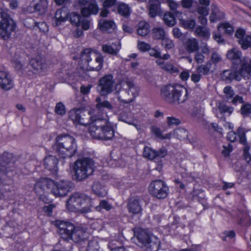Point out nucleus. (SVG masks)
<instances>
[{
  "mask_svg": "<svg viewBox=\"0 0 251 251\" xmlns=\"http://www.w3.org/2000/svg\"><path fill=\"white\" fill-rule=\"evenodd\" d=\"M174 136L180 140L186 139L188 136L187 131L183 128H179L175 129L173 133Z\"/></svg>",
  "mask_w": 251,
  "mask_h": 251,
  "instance_id": "nucleus-41",
  "label": "nucleus"
},
{
  "mask_svg": "<svg viewBox=\"0 0 251 251\" xmlns=\"http://www.w3.org/2000/svg\"><path fill=\"white\" fill-rule=\"evenodd\" d=\"M92 191L98 196L103 197L107 194V192L99 182H95L92 187Z\"/></svg>",
  "mask_w": 251,
  "mask_h": 251,
  "instance_id": "nucleus-37",
  "label": "nucleus"
},
{
  "mask_svg": "<svg viewBox=\"0 0 251 251\" xmlns=\"http://www.w3.org/2000/svg\"><path fill=\"white\" fill-rule=\"evenodd\" d=\"M249 130L241 126L239 127L237 130V134L239 138L240 143L244 146L243 150L244 157L248 162L251 161V155L249 152L250 147L248 145L246 137V133Z\"/></svg>",
  "mask_w": 251,
  "mask_h": 251,
  "instance_id": "nucleus-18",
  "label": "nucleus"
},
{
  "mask_svg": "<svg viewBox=\"0 0 251 251\" xmlns=\"http://www.w3.org/2000/svg\"><path fill=\"white\" fill-rule=\"evenodd\" d=\"M98 25L101 31L109 33L114 31L116 27V25L113 21L102 19L99 20Z\"/></svg>",
  "mask_w": 251,
  "mask_h": 251,
  "instance_id": "nucleus-28",
  "label": "nucleus"
},
{
  "mask_svg": "<svg viewBox=\"0 0 251 251\" xmlns=\"http://www.w3.org/2000/svg\"><path fill=\"white\" fill-rule=\"evenodd\" d=\"M226 56L228 59L231 61L233 65H240V67L243 64H248L244 59H242L241 52L235 48L228 50Z\"/></svg>",
  "mask_w": 251,
  "mask_h": 251,
  "instance_id": "nucleus-22",
  "label": "nucleus"
},
{
  "mask_svg": "<svg viewBox=\"0 0 251 251\" xmlns=\"http://www.w3.org/2000/svg\"><path fill=\"white\" fill-rule=\"evenodd\" d=\"M225 13L218 6L212 3L211 5L209 21L211 23H215L224 19Z\"/></svg>",
  "mask_w": 251,
  "mask_h": 251,
  "instance_id": "nucleus-26",
  "label": "nucleus"
},
{
  "mask_svg": "<svg viewBox=\"0 0 251 251\" xmlns=\"http://www.w3.org/2000/svg\"><path fill=\"white\" fill-rule=\"evenodd\" d=\"M191 194L193 199L198 201L205 197L203 192L200 189H194Z\"/></svg>",
  "mask_w": 251,
  "mask_h": 251,
  "instance_id": "nucleus-54",
  "label": "nucleus"
},
{
  "mask_svg": "<svg viewBox=\"0 0 251 251\" xmlns=\"http://www.w3.org/2000/svg\"><path fill=\"white\" fill-rule=\"evenodd\" d=\"M35 26H37L39 29L40 31L43 33H45L48 31V27L45 22H33Z\"/></svg>",
  "mask_w": 251,
  "mask_h": 251,
  "instance_id": "nucleus-62",
  "label": "nucleus"
},
{
  "mask_svg": "<svg viewBox=\"0 0 251 251\" xmlns=\"http://www.w3.org/2000/svg\"><path fill=\"white\" fill-rule=\"evenodd\" d=\"M53 185L54 181L52 180L47 178H41L35 184L34 190L39 194L49 189H50L51 192Z\"/></svg>",
  "mask_w": 251,
  "mask_h": 251,
  "instance_id": "nucleus-19",
  "label": "nucleus"
},
{
  "mask_svg": "<svg viewBox=\"0 0 251 251\" xmlns=\"http://www.w3.org/2000/svg\"><path fill=\"white\" fill-rule=\"evenodd\" d=\"M66 206L71 212L85 214L91 211L92 199L83 193H75L67 200Z\"/></svg>",
  "mask_w": 251,
  "mask_h": 251,
  "instance_id": "nucleus-6",
  "label": "nucleus"
},
{
  "mask_svg": "<svg viewBox=\"0 0 251 251\" xmlns=\"http://www.w3.org/2000/svg\"><path fill=\"white\" fill-rule=\"evenodd\" d=\"M89 131L93 138L97 139L109 140L114 136V129L111 123L102 116L96 114L92 118Z\"/></svg>",
  "mask_w": 251,
  "mask_h": 251,
  "instance_id": "nucleus-1",
  "label": "nucleus"
},
{
  "mask_svg": "<svg viewBox=\"0 0 251 251\" xmlns=\"http://www.w3.org/2000/svg\"><path fill=\"white\" fill-rule=\"evenodd\" d=\"M55 112L60 115H64L66 113L65 105L63 103L60 102L56 104L55 107Z\"/></svg>",
  "mask_w": 251,
  "mask_h": 251,
  "instance_id": "nucleus-57",
  "label": "nucleus"
},
{
  "mask_svg": "<svg viewBox=\"0 0 251 251\" xmlns=\"http://www.w3.org/2000/svg\"><path fill=\"white\" fill-rule=\"evenodd\" d=\"M55 207V205L54 204H50L48 205L44 206L43 207V210L45 214L49 217H50L52 215L53 209Z\"/></svg>",
  "mask_w": 251,
  "mask_h": 251,
  "instance_id": "nucleus-61",
  "label": "nucleus"
},
{
  "mask_svg": "<svg viewBox=\"0 0 251 251\" xmlns=\"http://www.w3.org/2000/svg\"><path fill=\"white\" fill-rule=\"evenodd\" d=\"M93 116H90L89 112L86 113L85 112V116H81L78 120L77 124H80L83 126H87L91 124L92 118Z\"/></svg>",
  "mask_w": 251,
  "mask_h": 251,
  "instance_id": "nucleus-48",
  "label": "nucleus"
},
{
  "mask_svg": "<svg viewBox=\"0 0 251 251\" xmlns=\"http://www.w3.org/2000/svg\"><path fill=\"white\" fill-rule=\"evenodd\" d=\"M192 116L196 119L201 120L204 116L203 111L200 108H195L192 113Z\"/></svg>",
  "mask_w": 251,
  "mask_h": 251,
  "instance_id": "nucleus-58",
  "label": "nucleus"
},
{
  "mask_svg": "<svg viewBox=\"0 0 251 251\" xmlns=\"http://www.w3.org/2000/svg\"><path fill=\"white\" fill-rule=\"evenodd\" d=\"M218 30L219 32L224 30V33L230 35L232 34L234 29L230 24L228 23H221L218 26Z\"/></svg>",
  "mask_w": 251,
  "mask_h": 251,
  "instance_id": "nucleus-39",
  "label": "nucleus"
},
{
  "mask_svg": "<svg viewBox=\"0 0 251 251\" xmlns=\"http://www.w3.org/2000/svg\"><path fill=\"white\" fill-rule=\"evenodd\" d=\"M235 36L238 39V43L243 50H246L249 47L251 48V36L246 35V32L244 29H237Z\"/></svg>",
  "mask_w": 251,
  "mask_h": 251,
  "instance_id": "nucleus-20",
  "label": "nucleus"
},
{
  "mask_svg": "<svg viewBox=\"0 0 251 251\" xmlns=\"http://www.w3.org/2000/svg\"><path fill=\"white\" fill-rule=\"evenodd\" d=\"M112 205L105 200H102L100 201L99 205L95 207L97 211L100 212L102 209L106 211H109L112 209Z\"/></svg>",
  "mask_w": 251,
  "mask_h": 251,
  "instance_id": "nucleus-49",
  "label": "nucleus"
},
{
  "mask_svg": "<svg viewBox=\"0 0 251 251\" xmlns=\"http://www.w3.org/2000/svg\"><path fill=\"white\" fill-rule=\"evenodd\" d=\"M139 91L138 87L132 80L125 79L123 81L122 87L116 92L118 99L123 103H130L138 96Z\"/></svg>",
  "mask_w": 251,
  "mask_h": 251,
  "instance_id": "nucleus-8",
  "label": "nucleus"
},
{
  "mask_svg": "<svg viewBox=\"0 0 251 251\" xmlns=\"http://www.w3.org/2000/svg\"><path fill=\"white\" fill-rule=\"evenodd\" d=\"M168 153V151L164 147H162L158 150H155V159L165 157Z\"/></svg>",
  "mask_w": 251,
  "mask_h": 251,
  "instance_id": "nucleus-56",
  "label": "nucleus"
},
{
  "mask_svg": "<svg viewBox=\"0 0 251 251\" xmlns=\"http://www.w3.org/2000/svg\"><path fill=\"white\" fill-rule=\"evenodd\" d=\"M95 168L94 161L89 157H83L76 160L73 167L75 179L77 181L87 179L92 175Z\"/></svg>",
  "mask_w": 251,
  "mask_h": 251,
  "instance_id": "nucleus-7",
  "label": "nucleus"
},
{
  "mask_svg": "<svg viewBox=\"0 0 251 251\" xmlns=\"http://www.w3.org/2000/svg\"><path fill=\"white\" fill-rule=\"evenodd\" d=\"M166 123L168 126L173 127L179 125L181 124V120L176 117L169 116L166 119Z\"/></svg>",
  "mask_w": 251,
  "mask_h": 251,
  "instance_id": "nucleus-51",
  "label": "nucleus"
},
{
  "mask_svg": "<svg viewBox=\"0 0 251 251\" xmlns=\"http://www.w3.org/2000/svg\"><path fill=\"white\" fill-rule=\"evenodd\" d=\"M118 119L119 121H123L129 125L137 126L134 123L135 119L133 114L127 110H125L121 112L119 114Z\"/></svg>",
  "mask_w": 251,
  "mask_h": 251,
  "instance_id": "nucleus-31",
  "label": "nucleus"
},
{
  "mask_svg": "<svg viewBox=\"0 0 251 251\" xmlns=\"http://www.w3.org/2000/svg\"><path fill=\"white\" fill-rule=\"evenodd\" d=\"M68 18L69 12L67 10L63 8L58 9L52 18V25L54 26H58L66 21Z\"/></svg>",
  "mask_w": 251,
  "mask_h": 251,
  "instance_id": "nucleus-25",
  "label": "nucleus"
},
{
  "mask_svg": "<svg viewBox=\"0 0 251 251\" xmlns=\"http://www.w3.org/2000/svg\"><path fill=\"white\" fill-rule=\"evenodd\" d=\"M181 25L186 28L193 29L196 23L194 20H183L181 22Z\"/></svg>",
  "mask_w": 251,
  "mask_h": 251,
  "instance_id": "nucleus-59",
  "label": "nucleus"
},
{
  "mask_svg": "<svg viewBox=\"0 0 251 251\" xmlns=\"http://www.w3.org/2000/svg\"><path fill=\"white\" fill-rule=\"evenodd\" d=\"M164 21L169 26H173L176 24V19L172 12H167L164 15Z\"/></svg>",
  "mask_w": 251,
  "mask_h": 251,
  "instance_id": "nucleus-44",
  "label": "nucleus"
},
{
  "mask_svg": "<svg viewBox=\"0 0 251 251\" xmlns=\"http://www.w3.org/2000/svg\"><path fill=\"white\" fill-rule=\"evenodd\" d=\"M218 109L222 116L219 117L217 115V117L219 118L220 120L224 122L226 121V118L225 116L230 115L234 110V108L233 107L227 105L223 101L219 102L218 103Z\"/></svg>",
  "mask_w": 251,
  "mask_h": 251,
  "instance_id": "nucleus-27",
  "label": "nucleus"
},
{
  "mask_svg": "<svg viewBox=\"0 0 251 251\" xmlns=\"http://www.w3.org/2000/svg\"><path fill=\"white\" fill-rule=\"evenodd\" d=\"M161 67L162 69L170 73H176L178 72V68L175 67L173 64L170 62L165 63L164 65L161 66Z\"/></svg>",
  "mask_w": 251,
  "mask_h": 251,
  "instance_id": "nucleus-52",
  "label": "nucleus"
},
{
  "mask_svg": "<svg viewBox=\"0 0 251 251\" xmlns=\"http://www.w3.org/2000/svg\"><path fill=\"white\" fill-rule=\"evenodd\" d=\"M31 4L35 11L38 12L39 14H44L47 11L48 6L47 0H33Z\"/></svg>",
  "mask_w": 251,
  "mask_h": 251,
  "instance_id": "nucleus-29",
  "label": "nucleus"
},
{
  "mask_svg": "<svg viewBox=\"0 0 251 251\" xmlns=\"http://www.w3.org/2000/svg\"><path fill=\"white\" fill-rule=\"evenodd\" d=\"M15 158L13 154L8 152H4L0 155V181L2 177L14 170Z\"/></svg>",
  "mask_w": 251,
  "mask_h": 251,
  "instance_id": "nucleus-13",
  "label": "nucleus"
},
{
  "mask_svg": "<svg viewBox=\"0 0 251 251\" xmlns=\"http://www.w3.org/2000/svg\"><path fill=\"white\" fill-rule=\"evenodd\" d=\"M69 118L74 123L77 124L81 116H85V111L80 109H73L69 112Z\"/></svg>",
  "mask_w": 251,
  "mask_h": 251,
  "instance_id": "nucleus-33",
  "label": "nucleus"
},
{
  "mask_svg": "<svg viewBox=\"0 0 251 251\" xmlns=\"http://www.w3.org/2000/svg\"><path fill=\"white\" fill-rule=\"evenodd\" d=\"M195 34L199 37L208 39L210 36L209 29L206 26L198 25L195 30Z\"/></svg>",
  "mask_w": 251,
  "mask_h": 251,
  "instance_id": "nucleus-34",
  "label": "nucleus"
},
{
  "mask_svg": "<svg viewBox=\"0 0 251 251\" xmlns=\"http://www.w3.org/2000/svg\"><path fill=\"white\" fill-rule=\"evenodd\" d=\"M137 33L141 36L147 35L149 32V25L145 21L139 22L137 25Z\"/></svg>",
  "mask_w": 251,
  "mask_h": 251,
  "instance_id": "nucleus-38",
  "label": "nucleus"
},
{
  "mask_svg": "<svg viewBox=\"0 0 251 251\" xmlns=\"http://www.w3.org/2000/svg\"><path fill=\"white\" fill-rule=\"evenodd\" d=\"M141 200L138 197L130 198L128 201L127 208L128 212L132 214H141L142 208L140 204Z\"/></svg>",
  "mask_w": 251,
  "mask_h": 251,
  "instance_id": "nucleus-21",
  "label": "nucleus"
},
{
  "mask_svg": "<svg viewBox=\"0 0 251 251\" xmlns=\"http://www.w3.org/2000/svg\"><path fill=\"white\" fill-rule=\"evenodd\" d=\"M78 3L83 6L81 8V13L83 17L96 15L99 11L98 5L95 0H78Z\"/></svg>",
  "mask_w": 251,
  "mask_h": 251,
  "instance_id": "nucleus-15",
  "label": "nucleus"
},
{
  "mask_svg": "<svg viewBox=\"0 0 251 251\" xmlns=\"http://www.w3.org/2000/svg\"><path fill=\"white\" fill-rule=\"evenodd\" d=\"M160 4L158 1L151 2L149 7V14L151 18H154L161 11Z\"/></svg>",
  "mask_w": 251,
  "mask_h": 251,
  "instance_id": "nucleus-35",
  "label": "nucleus"
},
{
  "mask_svg": "<svg viewBox=\"0 0 251 251\" xmlns=\"http://www.w3.org/2000/svg\"><path fill=\"white\" fill-rule=\"evenodd\" d=\"M121 49L119 42L113 43L111 45L104 44L102 46V51L106 53L113 55H117Z\"/></svg>",
  "mask_w": 251,
  "mask_h": 251,
  "instance_id": "nucleus-32",
  "label": "nucleus"
},
{
  "mask_svg": "<svg viewBox=\"0 0 251 251\" xmlns=\"http://www.w3.org/2000/svg\"><path fill=\"white\" fill-rule=\"evenodd\" d=\"M56 226L61 237L65 240L71 239L75 243H80L87 239V234L83 229L75 227L69 222L57 221Z\"/></svg>",
  "mask_w": 251,
  "mask_h": 251,
  "instance_id": "nucleus-4",
  "label": "nucleus"
},
{
  "mask_svg": "<svg viewBox=\"0 0 251 251\" xmlns=\"http://www.w3.org/2000/svg\"><path fill=\"white\" fill-rule=\"evenodd\" d=\"M70 22L72 24L75 26H79L80 22L82 17L78 14L73 12L70 14Z\"/></svg>",
  "mask_w": 251,
  "mask_h": 251,
  "instance_id": "nucleus-46",
  "label": "nucleus"
},
{
  "mask_svg": "<svg viewBox=\"0 0 251 251\" xmlns=\"http://www.w3.org/2000/svg\"><path fill=\"white\" fill-rule=\"evenodd\" d=\"M73 187V183L67 180H61L55 183L52 187L51 193L55 197L66 196Z\"/></svg>",
  "mask_w": 251,
  "mask_h": 251,
  "instance_id": "nucleus-17",
  "label": "nucleus"
},
{
  "mask_svg": "<svg viewBox=\"0 0 251 251\" xmlns=\"http://www.w3.org/2000/svg\"><path fill=\"white\" fill-rule=\"evenodd\" d=\"M134 235L136 236L139 242L141 243L143 245L146 246L151 251H158L159 245L151 242L149 234L144 230L139 229L135 231Z\"/></svg>",
  "mask_w": 251,
  "mask_h": 251,
  "instance_id": "nucleus-16",
  "label": "nucleus"
},
{
  "mask_svg": "<svg viewBox=\"0 0 251 251\" xmlns=\"http://www.w3.org/2000/svg\"><path fill=\"white\" fill-rule=\"evenodd\" d=\"M153 38L157 40H162L165 37V32L163 28L154 27L152 29Z\"/></svg>",
  "mask_w": 251,
  "mask_h": 251,
  "instance_id": "nucleus-42",
  "label": "nucleus"
},
{
  "mask_svg": "<svg viewBox=\"0 0 251 251\" xmlns=\"http://www.w3.org/2000/svg\"><path fill=\"white\" fill-rule=\"evenodd\" d=\"M80 59L87 64L88 70L99 71L102 68L103 56L90 49H85L81 52Z\"/></svg>",
  "mask_w": 251,
  "mask_h": 251,
  "instance_id": "nucleus-10",
  "label": "nucleus"
},
{
  "mask_svg": "<svg viewBox=\"0 0 251 251\" xmlns=\"http://www.w3.org/2000/svg\"><path fill=\"white\" fill-rule=\"evenodd\" d=\"M224 93L226 95V99L229 100L230 99H232L234 95V92L230 86H227L224 89Z\"/></svg>",
  "mask_w": 251,
  "mask_h": 251,
  "instance_id": "nucleus-60",
  "label": "nucleus"
},
{
  "mask_svg": "<svg viewBox=\"0 0 251 251\" xmlns=\"http://www.w3.org/2000/svg\"><path fill=\"white\" fill-rule=\"evenodd\" d=\"M0 87L5 91H8L14 87L13 81L7 72L0 71Z\"/></svg>",
  "mask_w": 251,
  "mask_h": 251,
  "instance_id": "nucleus-23",
  "label": "nucleus"
},
{
  "mask_svg": "<svg viewBox=\"0 0 251 251\" xmlns=\"http://www.w3.org/2000/svg\"><path fill=\"white\" fill-rule=\"evenodd\" d=\"M143 156L150 160H153L155 159V150L146 146L144 149Z\"/></svg>",
  "mask_w": 251,
  "mask_h": 251,
  "instance_id": "nucleus-43",
  "label": "nucleus"
},
{
  "mask_svg": "<svg viewBox=\"0 0 251 251\" xmlns=\"http://www.w3.org/2000/svg\"><path fill=\"white\" fill-rule=\"evenodd\" d=\"M100 246L97 238H94L89 241L87 251H99Z\"/></svg>",
  "mask_w": 251,
  "mask_h": 251,
  "instance_id": "nucleus-47",
  "label": "nucleus"
},
{
  "mask_svg": "<svg viewBox=\"0 0 251 251\" xmlns=\"http://www.w3.org/2000/svg\"><path fill=\"white\" fill-rule=\"evenodd\" d=\"M148 191L153 198L161 200L167 197L169 193V188L163 180L155 179L150 183Z\"/></svg>",
  "mask_w": 251,
  "mask_h": 251,
  "instance_id": "nucleus-11",
  "label": "nucleus"
},
{
  "mask_svg": "<svg viewBox=\"0 0 251 251\" xmlns=\"http://www.w3.org/2000/svg\"><path fill=\"white\" fill-rule=\"evenodd\" d=\"M96 107L98 110L100 111L103 108H106L108 110H113V106L111 103L107 100L102 101V103H97Z\"/></svg>",
  "mask_w": 251,
  "mask_h": 251,
  "instance_id": "nucleus-53",
  "label": "nucleus"
},
{
  "mask_svg": "<svg viewBox=\"0 0 251 251\" xmlns=\"http://www.w3.org/2000/svg\"><path fill=\"white\" fill-rule=\"evenodd\" d=\"M58 159L53 155H49L45 157L44 164L45 168L49 170L51 174L56 176L58 171Z\"/></svg>",
  "mask_w": 251,
  "mask_h": 251,
  "instance_id": "nucleus-24",
  "label": "nucleus"
},
{
  "mask_svg": "<svg viewBox=\"0 0 251 251\" xmlns=\"http://www.w3.org/2000/svg\"><path fill=\"white\" fill-rule=\"evenodd\" d=\"M162 45L166 49L170 50L174 47V44L173 41L168 38L164 37L161 42Z\"/></svg>",
  "mask_w": 251,
  "mask_h": 251,
  "instance_id": "nucleus-55",
  "label": "nucleus"
},
{
  "mask_svg": "<svg viewBox=\"0 0 251 251\" xmlns=\"http://www.w3.org/2000/svg\"><path fill=\"white\" fill-rule=\"evenodd\" d=\"M160 96L167 103L180 104L188 99L187 89L180 85H167L161 88Z\"/></svg>",
  "mask_w": 251,
  "mask_h": 251,
  "instance_id": "nucleus-3",
  "label": "nucleus"
},
{
  "mask_svg": "<svg viewBox=\"0 0 251 251\" xmlns=\"http://www.w3.org/2000/svg\"><path fill=\"white\" fill-rule=\"evenodd\" d=\"M211 67L209 62H206L205 64L201 65L196 68V71L201 75H206L210 73Z\"/></svg>",
  "mask_w": 251,
  "mask_h": 251,
  "instance_id": "nucleus-40",
  "label": "nucleus"
},
{
  "mask_svg": "<svg viewBox=\"0 0 251 251\" xmlns=\"http://www.w3.org/2000/svg\"><path fill=\"white\" fill-rule=\"evenodd\" d=\"M117 11L120 15L127 18L130 16L131 9L127 4L120 3L117 7Z\"/></svg>",
  "mask_w": 251,
  "mask_h": 251,
  "instance_id": "nucleus-36",
  "label": "nucleus"
},
{
  "mask_svg": "<svg viewBox=\"0 0 251 251\" xmlns=\"http://www.w3.org/2000/svg\"><path fill=\"white\" fill-rule=\"evenodd\" d=\"M240 113L244 118L249 117L251 114V104L244 102L241 107Z\"/></svg>",
  "mask_w": 251,
  "mask_h": 251,
  "instance_id": "nucleus-45",
  "label": "nucleus"
},
{
  "mask_svg": "<svg viewBox=\"0 0 251 251\" xmlns=\"http://www.w3.org/2000/svg\"><path fill=\"white\" fill-rule=\"evenodd\" d=\"M138 49L142 52L148 51L151 48L150 45L144 42H138Z\"/></svg>",
  "mask_w": 251,
  "mask_h": 251,
  "instance_id": "nucleus-63",
  "label": "nucleus"
},
{
  "mask_svg": "<svg viewBox=\"0 0 251 251\" xmlns=\"http://www.w3.org/2000/svg\"><path fill=\"white\" fill-rule=\"evenodd\" d=\"M16 25L13 20L6 13L0 9V38L6 40L14 31Z\"/></svg>",
  "mask_w": 251,
  "mask_h": 251,
  "instance_id": "nucleus-12",
  "label": "nucleus"
},
{
  "mask_svg": "<svg viewBox=\"0 0 251 251\" xmlns=\"http://www.w3.org/2000/svg\"><path fill=\"white\" fill-rule=\"evenodd\" d=\"M220 75L221 79L227 83H231L233 80L239 81L242 78L248 79L251 76V68L248 64H243L239 69L225 70Z\"/></svg>",
  "mask_w": 251,
  "mask_h": 251,
  "instance_id": "nucleus-9",
  "label": "nucleus"
},
{
  "mask_svg": "<svg viewBox=\"0 0 251 251\" xmlns=\"http://www.w3.org/2000/svg\"><path fill=\"white\" fill-rule=\"evenodd\" d=\"M208 6H199L197 8L198 13L203 16H207L209 13V8Z\"/></svg>",
  "mask_w": 251,
  "mask_h": 251,
  "instance_id": "nucleus-64",
  "label": "nucleus"
},
{
  "mask_svg": "<svg viewBox=\"0 0 251 251\" xmlns=\"http://www.w3.org/2000/svg\"><path fill=\"white\" fill-rule=\"evenodd\" d=\"M222 61V57L221 55L216 51H214L212 53L211 56L209 61L207 62H209L210 66L212 64H214L216 66L217 64Z\"/></svg>",
  "mask_w": 251,
  "mask_h": 251,
  "instance_id": "nucleus-50",
  "label": "nucleus"
},
{
  "mask_svg": "<svg viewBox=\"0 0 251 251\" xmlns=\"http://www.w3.org/2000/svg\"><path fill=\"white\" fill-rule=\"evenodd\" d=\"M183 45L186 51L189 53L197 52L199 50V42L196 38L187 39L183 43Z\"/></svg>",
  "mask_w": 251,
  "mask_h": 251,
  "instance_id": "nucleus-30",
  "label": "nucleus"
},
{
  "mask_svg": "<svg viewBox=\"0 0 251 251\" xmlns=\"http://www.w3.org/2000/svg\"><path fill=\"white\" fill-rule=\"evenodd\" d=\"M53 150L62 158H70L77 152L75 139L68 134H61L55 139Z\"/></svg>",
  "mask_w": 251,
  "mask_h": 251,
  "instance_id": "nucleus-2",
  "label": "nucleus"
},
{
  "mask_svg": "<svg viewBox=\"0 0 251 251\" xmlns=\"http://www.w3.org/2000/svg\"><path fill=\"white\" fill-rule=\"evenodd\" d=\"M115 81L112 75H105L99 81L97 90L101 96H105L113 90Z\"/></svg>",
  "mask_w": 251,
  "mask_h": 251,
  "instance_id": "nucleus-14",
  "label": "nucleus"
},
{
  "mask_svg": "<svg viewBox=\"0 0 251 251\" xmlns=\"http://www.w3.org/2000/svg\"><path fill=\"white\" fill-rule=\"evenodd\" d=\"M13 65L18 73L27 76L39 74L47 67L45 60L39 56L31 58L29 62L26 63L22 60H14Z\"/></svg>",
  "mask_w": 251,
  "mask_h": 251,
  "instance_id": "nucleus-5",
  "label": "nucleus"
}]
</instances>
